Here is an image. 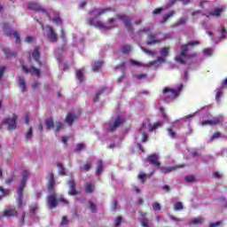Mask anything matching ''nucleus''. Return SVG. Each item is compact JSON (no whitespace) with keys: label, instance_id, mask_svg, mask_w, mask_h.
Listing matches in <instances>:
<instances>
[{"label":"nucleus","instance_id":"f257e3e1","mask_svg":"<svg viewBox=\"0 0 227 227\" xmlns=\"http://www.w3.org/2000/svg\"><path fill=\"white\" fill-rule=\"evenodd\" d=\"M116 12V9L113 7H105V8H95L89 12V15H90L92 18L87 19L86 24L88 26H92L93 27H97L98 29H114V22H116V20L110 18L108 20L104 23L97 19L98 17H102V15H106V13H111Z\"/></svg>","mask_w":227,"mask_h":227},{"label":"nucleus","instance_id":"f03ea898","mask_svg":"<svg viewBox=\"0 0 227 227\" xmlns=\"http://www.w3.org/2000/svg\"><path fill=\"white\" fill-rule=\"evenodd\" d=\"M27 178H29V171L24 170L23 176L20 181V184L18 187V198H17V203H18V208H22V205H24V189L26 188V184L27 182Z\"/></svg>","mask_w":227,"mask_h":227},{"label":"nucleus","instance_id":"7ed1b4c3","mask_svg":"<svg viewBox=\"0 0 227 227\" xmlns=\"http://www.w3.org/2000/svg\"><path fill=\"white\" fill-rule=\"evenodd\" d=\"M189 51V46L187 44H184L181 46V53L180 55H176L175 59L177 63H180L181 65H185V60H184V58H186L187 59H192L193 58H196L198 54L196 52H193L192 54H187Z\"/></svg>","mask_w":227,"mask_h":227},{"label":"nucleus","instance_id":"20e7f679","mask_svg":"<svg viewBox=\"0 0 227 227\" xmlns=\"http://www.w3.org/2000/svg\"><path fill=\"white\" fill-rule=\"evenodd\" d=\"M182 88H184V85H181L178 90L166 87L163 90V94L167 95V97L163 98V101L168 102V100L176 99L178 98V95H180V91H182Z\"/></svg>","mask_w":227,"mask_h":227},{"label":"nucleus","instance_id":"39448f33","mask_svg":"<svg viewBox=\"0 0 227 227\" xmlns=\"http://www.w3.org/2000/svg\"><path fill=\"white\" fill-rule=\"evenodd\" d=\"M3 30L4 32L5 36H8L9 38L14 36L15 43L20 44V35H19V32H17V30H12V28L10 27V24L3 23Z\"/></svg>","mask_w":227,"mask_h":227},{"label":"nucleus","instance_id":"423d86ee","mask_svg":"<svg viewBox=\"0 0 227 227\" xmlns=\"http://www.w3.org/2000/svg\"><path fill=\"white\" fill-rule=\"evenodd\" d=\"M18 118L17 114H13L12 118L7 117L4 119V125H8V130H15Z\"/></svg>","mask_w":227,"mask_h":227},{"label":"nucleus","instance_id":"0eeeda50","mask_svg":"<svg viewBox=\"0 0 227 227\" xmlns=\"http://www.w3.org/2000/svg\"><path fill=\"white\" fill-rule=\"evenodd\" d=\"M33 58V59H32ZM40 47L35 46L34 51L29 53L28 61L29 63H32L33 59L38 64V67H42V61H40Z\"/></svg>","mask_w":227,"mask_h":227},{"label":"nucleus","instance_id":"6e6552de","mask_svg":"<svg viewBox=\"0 0 227 227\" xmlns=\"http://www.w3.org/2000/svg\"><path fill=\"white\" fill-rule=\"evenodd\" d=\"M123 123H125V119L121 118L120 115H117L114 121V123L109 124V127L106 128V130H108V132H114V130H116L118 127H121Z\"/></svg>","mask_w":227,"mask_h":227},{"label":"nucleus","instance_id":"1a4fd4ad","mask_svg":"<svg viewBox=\"0 0 227 227\" xmlns=\"http://www.w3.org/2000/svg\"><path fill=\"white\" fill-rule=\"evenodd\" d=\"M27 9L33 10V12H42L43 13L46 14V17H51V14H49V12L47 10L42 8V5L38 3L30 2L27 4Z\"/></svg>","mask_w":227,"mask_h":227},{"label":"nucleus","instance_id":"9d476101","mask_svg":"<svg viewBox=\"0 0 227 227\" xmlns=\"http://www.w3.org/2000/svg\"><path fill=\"white\" fill-rule=\"evenodd\" d=\"M47 207L50 210L58 207V194L51 193L47 197Z\"/></svg>","mask_w":227,"mask_h":227},{"label":"nucleus","instance_id":"9b49d317","mask_svg":"<svg viewBox=\"0 0 227 227\" xmlns=\"http://www.w3.org/2000/svg\"><path fill=\"white\" fill-rule=\"evenodd\" d=\"M46 29L48 31L47 36L50 42L56 43V42H58V34L54 28L51 26H46Z\"/></svg>","mask_w":227,"mask_h":227},{"label":"nucleus","instance_id":"f8f14e48","mask_svg":"<svg viewBox=\"0 0 227 227\" xmlns=\"http://www.w3.org/2000/svg\"><path fill=\"white\" fill-rule=\"evenodd\" d=\"M20 63L21 68H22L23 72H25V74H31V70H33L35 74L36 75V77L41 76L40 69L35 67L34 66H32L30 68H27V67H26L24 65V60H20Z\"/></svg>","mask_w":227,"mask_h":227},{"label":"nucleus","instance_id":"ddd939ff","mask_svg":"<svg viewBox=\"0 0 227 227\" xmlns=\"http://www.w3.org/2000/svg\"><path fill=\"white\" fill-rule=\"evenodd\" d=\"M147 161L156 168H160V161H159V154L157 153H153L147 156Z\"/></svg>","mask_w":227,"mask_h":227},{"label":"nucleus","instance_id":"4468645a","mask_svg":"<svg viewBox=\"0 0 227 227\" xmlns=\"http://www.w3.org/2000/svg\"><path fill=\"white\" fill-rule=\"evenodd\" d=\"M67 185L69 186V196H77V194H79V192H77V189L75 188V181H74V179L67 181Z\"/></svg>","mask_w":227,"mask_h":227},{"label":"nucleus","instance_id":"2eb2a0df","mask_svg":"<svg viewBox=\"0 0 227 227\" xmlns=\"http://www.w3.org/2000/svg\"><path fill=\"white\" fill-rule=\"evenodd\" d=\"M2 217H19V211L15 208L5 209L3 212Z\"/></svg>","mask_w":227,"mask_h":227},{"label":"nucleus","instance_id":"dca6fc26","mask_svg":"<svg viewBox=\"0 0 227 227\" xmlns=\"http://www.w3.org/2000/svg\"><path fill=\"white\" fill-rule=\"evenodd\" d=\"M160 42L162 41L157 38L156 34H149L147 35V42H146L147 45H155V43H160Z\"/></svg>","mask_w":227,"mask_h":227},{"label":"nucleus","instance_id":"f3484780","mask_svg":"<svg viewBox=\"0 0 227 227\" xmlns=\"http://www.w3.org/2000/svg\"><path fill=\"white\" fill-rule=\"evenodd\" d=\"M50 179L47 184V190L49 192H52L54 191V185H56V180L54 179V173L49 174Z\"/></svg>","mask_w":227,"mask_h":227},{"label":"nucleus","instance_id":"a211bd4d","mask_svg":"<svg viewBox=\"0 0 227 227\" xmlns=\"http://www.w3.org/2000/svg\"><path fill=\"white\" fill-rule=\"evenodd\" d=\"M223 117H214L212 120H207V121H202V125H211V126H215V125H219V123H221V119Z\"/></svg>","mask_w":227,"mask_h":227},{"label":"nucleus","instance_id":"6ab92c4d","mask_svg":"<svg viewBox=\"0 0 227 227\" xmlns=\"http://www.w3.org/2000/svg\"><path fill=\"white\" fill-rule=\"evenodd\" d=\"M120 20H123L125 27H127L129 33H132V22L130 20L127 19V16H119Z\"/></svg>","mask_w":227,"mask_h":227},{"label":"nucleus","instance_id":"aec40b11","mask_svg":"<svg viewBox=\"0 0 227 227\" xmlns=\"http://www.w3.org/2000/svg\"><path fill=\"white\" fill-rule=\"evenodd\" d=\"M65 121L69 125V127H72V125H74V121H75V114L72 112L67 113Z\"/></svg>","mask_w":227,"mask_h":227},{"label":"nucleus","instance_id":"412c9836","mask_svg":"<svg viewBox=\"0 0 227 227\" xmlns=\"http://www.w3.org/2000/svg\"><path fill=\"white\" fill-rule=\"evenodd\" d=\"M223 8H216L215 11L209 12L207 14H205L207 19L209 17H221V14L223 13Z\"/></svg>","mask_w":227,"mask_h":227},{"label":"nucleus","instance_id":"4be33fe9","mask_svg":"<svg viewBox=\"0 0 227 227\" xmlns=\"http://www.w3.org/2000/svg\"><path fill=\"white\" fill-rule=\"evenodd\" d=\"M145 130H146V123L143 122L139 129V131L142 132V143L148 141V134Z\"/></svg>","mask_w":227,"mask_h":227},{"label":"nucleus","instance_id":"5701e85b","mask_svg":"<svg viewBox=\"0 0 227 227\" xmlns=\"http://www.w3.org/2000/svg\"><path fill=\"white\" fill-rule=\"evenodd\" d=\"M84 189H85V192H87V194L93 193L95 192V183H93V182L86 183Z\"/></svg>","mask_w":227,"mask_h":227},{"label":"nucleus","instance_id":"b1692460","mask_svg":"<svg viewBox=\"0 0 227 227\" xmlns=\"http://www.w3.org/2000/svg\"><path fill=\"white\" fill-rule=\"evenodd\" d=\"M159 169L161 171V173L168 175V173H171V171H175V170L178 169V166H171L168 168H163L160 165Z\"/></svg>","mask_w":227,"mask_h":227},{"label":"nucleus","instance_id":"393cba45","mask_svg":"<svg viewBox=\"0 0 227 227\" xmlns=\"http://www.w3.org/2000/svg\"><path fill=\"white\" fill-rule=\"evenodd\" d=\"M102 65H104V61L103 60H98V61L94 62L91 65L92 70L94 72H98V70H100V68H102Z\"/></svg>","mask_w":227,"mask_h":227},{"label":"nucleus","instance_id":"a878e982","mask_svg":"<svg viewBox=\"0 0 227 227\" xmlns=\"http://www.w3.org/2000/svg\"><path fill=\"white\" fill-rule=\"evenodd\" d=\"M19 81V88L21 89L22 93H26V91H27V88L26 86V80H24V78L22 77H20Z\"/></svg>","mask_w":227,"mask_h":227},{"label":"nucleus","instance_id":"bb28decb","mask_svg":"<svg viewBox=\"0 0 227 227\" xmlns=\"http://www.w3.org/2000/svg\"><path fill=\"white\" fill-rule=\"evenodd\" d=\"M4 54H5L6 58H16L17 52L10 51L9 48L4 49Z\"/></svg>","mask_w":227,"mask_h":227},{"label":"nucleus","instance_id":"cd10ccee","mask_svg":"<svg viewBox=\"0 0 227 227\" xmlns=\"http://www.w3.org/2000/svg\"><path fill=\"white\" fill-rule=\"evenodd\" d=\"M103 170H104V161L99 160L98 162V167H97V170H96L97 176H100V175H102Z\"/></svg>","mask_w":227,"mask_h":227},{"label":"nucleus","instance_id":"c85d7f7f","mask_svg":"<svg viewBox=\"0 0 227 227\" xmlns=\"http://www.w3.org/2000/svg\"><path fill=\"white\" fill-rule=\"evenodd\" d=\"M218 35H221V37H219V40H224L226 38L227 31L224 27H221L217 30Z\"/></svg>","mask_w":227,"mask_h":227},{"label":"nucleus","instance_id":"c756f323","mask_svg":"<svg viewBox=\"0 0 227 227\" xmlns=\"http://www.w3.org/2000/svg\"><path fill=\"white\" fill-rule=\"evenodd\" d=\"M45 126L47 130H51V129H54V119L50 118L45 121Z\"/></svg>","mask_w":227,"mask_h":227},{"label":"nucleus","instance_id":"7c9ffc66","mask_svg":"<svg viewBox=\"0 0 227 227\" xmlns=\"http://www.w3.org/2000/svg\"><path fill=\"white\" fill-rule=\"evenodd\" d=\"M175 13H176L175 11H171L170 12L165 14L163 16V20L160 21V24H164L165 22H168V20L169 19H171V17H173V15H175Z\"/></svg>","mask_w":227,"mask_h":227},{"label":"nucleus","instance_id":"2f4dec72","mask_svg":"<svg viewBox=\"0 0 227 227\" xmlns=\"http://www.w3.org/2000/svg\"><path fill=\"white\" fill-rule=\"evenodd\" d=\"M203 221H205L203 217H199L190 221L189 224H194V225L202 224Z\"/></svg>","mask_w":227,"mask_h":227},{"label":"nucleus","instance_id":"473e14b6","mask_svg":"<svg viewBox=\"0 0 227 227\" xmlns=\"http://www.w3.org/2000/svg\"><path fill=\"white\" fill-rule=\"evenodd\" d=\"M130 51H132V46H130L129 44H125L121 47V51L124 54H129Z\"/></svg>","mask_w":227,"mask_h":227},{"label":"nucleus","instance_id":"72a5a7b5","mask_svg":"<svg viewBox=\"0 0 227 227\" xmlns=\"http://www.w3.org/2000/svg\"><path fill=\"white\" fill-rule=\"evenodd\" d=\"M160 54H161L163 58H168V54H169V47H163L160 51Z\"/></svg>","mask_w":227,"mask_h":227},{"label":"nucleus","instance_id":"f704fd0d","mask_svg":"<svg viewBox=\"0 0 227 227\" xmlns=\"http://www.w3.org/2000/svg\"><path fill=\"white\" fill-rule=\"evenodd\" d=\"M140 226L150 227V220L146 217L142 218V220L140 222Z\"/></svg>","mask_w":227,"mask_h":227},{"label":"nucleus","instance_id":"c9c22d12","mask_svg":"<svg viewBox=\"0 0 227 227\" xmlns=\"http://www.w3.org/2000/svg\"><path fill=\"white\" fill-rule=\"evenodd\" d=\"M76 79H78V81H80V82H82V81L84 79V74H82V71L81 69H78L76 71Z\"/></svg>","mask_w":227,"mask_h":227},{"label":"nucleus","instance_id":"e433bc0d","mask_svg":"<svg viewBox=\"0 0 227 227\" xmlns=\"http://www.w3.org/2000/svg\"><path fill=\"white\" fill-rule=\"evenodd\" d=\"M167 131L168 132V136L172 138L175 139L176 137V131L173 130L171 128H167Z\"/></svg>","mask_w":227,"mask_h":227},{"label":"nucleus","instance_id":"4c0bfd02","mask_svg":"<svg viewBox=\"0 0 227 227\" xmlns=\"http://www.w3.org/2000/svg\"><path fill=\"white\" fill-rule=\"evenodd\" d=\"M33 137V127H30L26 133V141H29Z\"/></svg>","mask_w":227,"mask_h":227},{"label":"nucleus","instance_id":"58836bf2","mask_svg":"<svg viewBox=\"0 0 227 227\" xmlns=\"http://www.w3.org/2000/svg\"><path fill=\"white\" fill-rule=\"evenodd\" d=\"M105 90H106V88H103L96 93V96L94 98V102H98V100L100 99V95H102V93H104Z\"/></svg>","mask_w":227,"mask_h":227},{"label":"nucleus","instance_id":"ea45409f","mask_svg":"<svg viewBox=\"0 0 227 227\" xmlns=\"http://www.w3.org/2000/svg\"><path fill=\"white\" fill-rule=\"evenodd\" d=\"M160 123L155 122L153 125L149 124V132H153L156 129H159Z\"/></svg>","mask_w":227,"mask_h":227},{"label":"nucleus","instance_id":"a19ab883","mask_svg":"<svg viewBox=\"0 0 227 227\" xmlns=\"http://www.w3.org/2000/svg\"><path fill=\"white\" fill-rule=\"evenodd\" d=\"M89 204H90V208L92 214H96L97 205H95V203H93V201H91V200H89Z\"/></svg>","mask_w":227,"mask_h":227},{"label":"nucleus","instance_id":"79ce46f5","mask_svg":"<svg viewBox=\"0 0 227 227\" xmlns=\"http://www.w3.org/2000/svg\"><path fill=\"white\" fill-rule=\"evenodd\" d=\"M185 22H187V17L180 18L176 23V26H184Z\"/></svg>","mask_w":227,"mask_h":227},{"label":"nucleus","instance_id":"37998d69","mask_svg":"<svg viewBox=\"0 0 227 227\" xmlns=\"http://www.w3.org/2000/svg\"><path fill=\"white\" fill-rule=\"evenodd\" d=\"M85 146L84 144H77L76 148L74 149L75 153H79V152L84 150Z\"/></svg>","mask_w":227,"mask_h":227},{"label":"nucleus","instance_id":"c03bdc74","mask_svg":"<svg viewBox=\"0 0 227 227\" xmlns=\"http://www.w3.org/2000/svg\"><path fill=\"white\" fill-rule=\"evenodd\" d=\"M141 50L145 54H148V56H155V51H149V50H146V48H145V47H141Z\"/></svg>","mask_w":227,"mask_h":227},{"label":"nucleus","instance_id":"a18cd8bd","mask_svg":"<svg viewBox=\"0 0 227 227\" xmlns=\"http://www.w3.org/2000/svg\"><path fill=\"white\" fill-rule=\"evenodd\" d=\"M123 221V218L121 216H117L114 220L115 225L114 227H120V225L121 224Z\"/></svg>","mask_w":227,"mask_h":227},{"label":"nucleus","instance_id":"49530a36","mask_svg":"<svg viewBox=\"0 0 227 227\" xmlns=\"http://www.w3.org/2000/svg\"><path fill=\"white\" fill-rule=\"evenodd\" d=\"M0 192H2L3 196H9L11 191L10 189H4L3 186H0Z\"/></svg>","mask_w":227,"mask_h":227},{"label":"nucleus","instance_id":"de8ad7c7","mask_svg":"<svg viewBox=\"0 0 227 227\" xmlns=\"http://www.w3.org/2000/svg\"><path fill=\"white\" fill-rule=\"evenodd\" d=\"M36 210H38L37 204L32 205L31 207H30V214H32L33 215H36Z\"/></svg>","mask_w":227,"mask_h":227},{"label":"nucleus","instance_id":"09e8293b","mask_svg":"<svg viewBox=\"0 0 227 227\" xmlns=\"http://www.w3.org/2000/svg\"><path fill=\"white\" fill-rule=\"evenodd\" d=\"M174 208H175V210H182V209H184V204H182V202H176L174 205Z\"/></svg>","mask_w":227,"mask_h":227},{"label":"nucleus","instance_id":"8fccbe9b","mask_svg":"<svg viewBox=\"0 0 227 227\" xmlns=\"http://www.w3.org/2000/svg\"><path fill=\"white\" fill-rule=\"evenodd\" d=\"M184 179L186 180V182L191 184L196 180V177H194V176H186Z\"/></svg>","mask_w":227,"mask_h":227},{"label":"nucleus","instance_id":"3c124183","mask_svg":"<svg viewBox=\"0 0 227 227\" xmlns=\"http://www.w3.org/2000/svg\"><path fill=\"white\" fill-rule=\"evenodd\" d=\"M152 28H150V27H144L143 29L138 30L137 33V35H141V33H149V31H151Z\"/></svg>","mask_w":227,"mask_h":227},{"label":"nucleus","instance_id":"603ef678","mask_svg":"<svg viewBox=\"0 0 227 227\" xmlns=\"http://www.w3.org/2000/svg\"><path fill=\"white\" fill-rule=\"evenodd\" d=\"M137 177L139 178V180H141L142 184H145V182H146V179H145L146 178V174L141 173L138 175Z\"/></svg>","mask_w":227,"mask_h":227},{"label":"nucleus","instance_id":"864d4df0","mask_svg":"<svg viewBox=\"0 0 227 227\" xmlns=\"http://www.w3.org/2000/svg\"><path fill=\"white\" fill-rule=\"evenodd\" d=\"M221 97H223V90H218L215 94L216 102H219L221 100Z\"/></svg>","mask_w":227,"mask_h":227},{"label":"nucleus","instance_id":"5fc2aeb1","mask_svg":"<svg viewBox=\"0 0 227 227\" xmlns=\"http://www.w3.org/2000/svg\"><path fill=\"white\" fill-rule=\"evenodd\" d=\"M153 210H154L155 212H159V210H160V204L157 202L153 204Z\"/></svg>","mask_w":227,"mask_h":227},{"label":"nucleus","instance_id":"6e6d98bb","mask_svg":"<svg viewBox=\"0 0 227 227\" xmlns=\"http://www.w3.org/2000/svg\"><path fill=\"white\" fill-rule=\"evenodd\" d=\"M80 169H84V171H90V169H91V165H90V163H86L83 167H80Z\"/></svg>","mask_w":227,"mask_h":227},{"label":"nucleus","instance_id":"4d7b16f0","mask_svg":"<svg viewBox=\"0 0 227 227\" xmlns=\"http://www.w3.org/2000/svg\"><path fill=\"white\" fill-rule=\"evenodd\" d=\"M63 129V123L61 121H56V130L59 131Z\"/></svg>","mask_w":227,"mask_h":227},{"label":"nucleus","instance_id":"13d9d810","mask_svg":"<svg viewBox=\"0 0 227 227\" xmlns=\"http://www.w3.org/2000/svg\"><path fill=\"white\" fill-rule=\"evenodd\" d=\"M6 70L5 67H0V81L3 80V76L4 75V71Z\"/></svg>","mask_w":227,"mask_h":227},{"label":"nucleus","instance_id":"bf43d9fd","mask_svg":"<svg viewBox=\"0 0 227 227\" xmlns=\"http://www.w3.org/2000/svg\"><path fill=\"white\" fill-rule=\"evenodd\" d=\"M162 10H164L162 7L157 8L153 12V15H160V13L162 12Z\"/></svg>","mask_w":227,"mask_h":227},{"label":"nucleus","instance_id":"052dcab7","mask_svg":"<svg viewBox=\"0 0 227 227\" xmlns=\"http://www.w3.org/2000/svg\"><path fill=\"white\" fill-rule=\"evenodd\" d=\"M188 47H192L194 45H200V41H192L186 44Z\"/></svg>","mask_w":227,"mask_h":227},{"label":"nucleus","instance_id":"680f3d73","mask_svg":"<svg viewBox=\"0 0 227 227\" xmlns=\"http://www.w3.org/2000/svg\"><path fill=\"white\" fill-rule=\"evenodd\" d=\"M60 224L62 226L68 224V218L67 216H63Z\"/></svg>","mask_w":227,"mask_h":227},{"label":"nucleus","instance_id":"e2e57ef3","mask_svg":"<svg viewBox=\"0 0 227 227\" xmlns=\"http://www.w3.org/2000/svg\"><path fill=\"white\" fill-rule=\"evenodd\" d=\"M118 208V200H114L112 204V210L115 211Z\"/></svg>","mask_w":227,"mask_h":227},{"label":"nucleus","instance_id":"0e129e2a","mask_svg":"<svg viewBox=\"0 0 227 227\" xmlns=\"http://www.w3.org/2000/svg\"><path fill=\"white\" fill-rule=\"evenodd\" d=\"M218 137H221V132H215V133L211 137V141H214V139H218Z\"/></svg>","mask_w":227,"mask_h":227},{"label":"nucleus","instance_id":"69168bd1","mask_svg":"<svg viewBox=\"0 0 227 227\" xmlns=\"http://www.w3.org/2000/svg\"><path fill=\"white\" fill-rule=\"evenodd\" d=\"M58 168L59 169V173H61L62 175H65V168H63V164L59 163Z\"/></svg>","mask_w":227,"mask_h":227},{"label":"nucleus","instance_id":"338daca9","mask_svg":"<svg viewBox=\"0 0 227 227\" xmlns=\"http://www.w3.org/2000/svg\"><path fill=\"white\" fill-rule=\"evenodd\" d=\"M217 226H221V222H215V223H209V227H217Z\"/></svg>","mask_w":227,"mask_h":227},{"label":"nucleus","instance_id":"774afa93","mask_svg":"<svg viewBox=\"0 0 227 227\" xmlns=\"http://www.w3.org/2000/svg\"><path fill=\"white\" fill-rule=\"evenodd\" d=\"M204 54H206V56H211L212 55V49L204 50Z\"/></svg>","mask_w":227,"mask_h":227}]
</instances>
